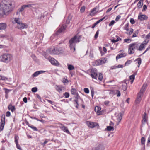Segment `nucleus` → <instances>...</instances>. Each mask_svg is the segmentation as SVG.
<instances>
[{
    "mask_svg": "<svg viewBox=\"0 0 150 150\" xmlns=\"http://www.w3.org/2000/svg\"><path fill=\"white\" fill-rule=\"evenodd\" d=\"M12 3L9 0H3L0 4V16L6 15L12 8Z\"/></svg>",
    "mask_w": 150,
    "mask_h": 150,
    "instance_id": "obj_1",
    "label": "nucleus"
},
{
    "mask_svg": "<svg viewBox=\"0 0 150 150\" xmlns=\"http://www.w3.org/2000/svg\"><path fill=\"white\" fill-rule=\"evenodd\" d=\"M80 38L77 35H75L71 38L69 41V46L71 50H75L76 44L80 42Z\"/></svg>",
    "mask_w": 150,
    "mask_h": 150,
    "instance_id": "obj_2",
    "label": "nucleus"
},
{
    "mask_svg": "<svg viewBox=\"0 0 150 150\" xmlns=\"http://www.w3.org/2000/svg\"><path fill=\"white\" fill-rule=\"evenodd\" d=\"M12 58L11 54L8 53H4L0 56V61L8 63L12 60Z\"/></svg>",
    "mask_w": 150,
    "mask_h": 150,
    "instance_id": "obj_3",
    "label": "nucleus"
},
{
    "mask_svg": "<svg viewBox=\"0 0 150 150\" xmlns=\"http://www.w3.org/2000/svg\"><path fill=\"white\" fill-rule=\"evenodd\" d=\"M139 47V44L137 43H134L129 45L128 47V53L131 54L134 52V49H137Z\"/></svg>",
    "mask_w": 150,
    "mask_h": 150,
    "instance_id": "obj_4",
    "label": "nucleus"
},
{
    "mask_svg": "<svg viewBox=\"0 0 150 150\" xmlns=\"http://www.w3.org/2000/svg\"><path fill=\"white\" fill-rule=\"evenodd\" d=\"M5 116L4 114L2 115L1 117L0 125V130L2 131L3 130L5 125Z\"/></svg>",
    "mask_w": 150,
    "mask_h": 150,
    "instance_id": "obj_5",
    "label": "nucleus"
},
{
    "mask_svg": "<svg viewBox=\"0 0 150 150\" xmlns=\"http://www.w3.org/2000/svg\"><path fill=\"white\" fill-rule=\"evenodd\" d=\"M106 60L105 58H102L100 59L97 60L95 61V64L94 65V66H97L102 65L106 62Z\"/></svg>",
    "mask_w": 150,
    "mask_h": 150,
    "instance_id": "obj_6",
    "label": "nucleus"
},
{
    "mask_svg": "<svg viewBox=\"0 0 150 150\" xmlns=\"http://www.w3.org/2000/svg\"><path fill=\"white\" fill-rule=\"evenodd\" d=\"M91 76L93 78L97 79V72L96 68H92L91 69Z\"/></svg>",
    "mask_w": 150,
    "mask_h": 150,
    "instance_id": "obj_7",
    "label": "nucleus"
},
{
    "mask_svg": "<svg viewBox=\"0 0 150 150\" xmlns=\"http://www.w3.org/2000/svg\"><path fill=\"white\" fill-rule=\"evenodd\" d=\"M49 61L52 64L56 66H58L59 65V64L58 62L54 58H52L51 57H49Z\"/></svg>",
    "mask_w": 150,
    "mask_h": 150,
    "instance_id": "obj_8",
    "label": "nucleus"
},
{
    "mask_svg": "<svg viewBox=\"0 0 150 150\" xmlns=\"http://www.w3.org/2000/svg\"><path fill=\"white\" fill-rule=\"evenodd\" d=\"M104 149V147L103 145L97 144L95 147L92 148V150H103Z\"/></svg>",
    "mask_w": 150,
    "mask_h": 150,
    "instance_id": "obj_9",
    "label": "nucleus"
},
{
    "mask_svg": "<svg viewBox=\"0 0 150 150\" xmlns=\"http://www.w3.org/2000/svg\"><path fill=\"white\" fill-rule=\"evenodd\" d=\"M28 25L25 23L21 22L17 25V28L20 30H22L24 28H27Z\"/></svg>",
    "mask_w": 150,
    "mask_h": 150,
    "instance_id": "obj_10",
    "label": "nucleus"
},
{
    "mask_svg": "<svg viewBox=\"0 0 150 150\" xmlns=\"http://www.w3.org/2000/svg\"><path fill=\"white\" fill-rule=\"evenodd\" d=\"M143 96V94H142L141 93H138L135 100V103L136 104H138L140 103Z\"/></svg>",
    "mask_w": 150,
    "mask_h": 150,
    "instance_id": "obj_11",
    "label": "nucleus"
},
{
    "mask_svg": "<svg viewBox=\"0 0 150 150\" xmlns=\"http://www.w3.org/2000/svg\"><path fill=\"white\" fill-rule=\"evenodd\" d=\"M59 125L60 126H59V127L62 129V130H63L64 132L70 134V132L68 130L67 127L66 126H65L64 125L62 124H60Z\"/></svg>",
    "mask_w": 150,
    "mask_h": 150,
    "instance_id": "obj_12",
    "label": "nucleus"
},
{
    "mask_svg": "<svg viewBox=\"0 0 150 150\" xmlns=\"http://www.w3.org/2000/svg\"><path fill=\"white\" fill-rule=\"evenodd\" d=\"M86 124L89 127L91 128L94 127L97 125L96 123L88 121L86 122Z\"/></svg>",
    "mask_w": 150,
    "mask_h": 150,
    "instance_id": "obj_13",
    "label": "nucleus"
},
{
    "mask_svg": "<svg viewBox=\"0 0 150 150\" xmlns=\"http://www.w3.org/2000/svg\"><path fill=\"white\" fill-rule=\"evenodd\" d=\"M148 117L147 116L146 113V112H145L144 114L143 115L142 118V125H144L146 122L147 120Z\"/></svg>",
    "mask_w": 150,
    "mask_h": 150,
    "instance_id": "obj_14",
    "label": "nucleus"
},
{
    "mask_svg": "<svg viewBox=\"0 0 150 150\" xmlns=\"http://www.w3.org/2000/svg\"><path fill=\"white\" fill-rule=\"evenodd\" d=\"M138 18L141 21H142L147 19L148 17L145 15H139Z\"/></svg>",
    "mask_w": 150,
    "mask_h": 150,
    "instance_id": "obj_15",
    "label": "nucleus"
},
{
    "mask_svg": "<svg viewBox=\"0 0 150 150\" xmlns=\"http://www.w3.org/2000/svg\"><path fill=\"white\" fill-rule=\"evenodd\" d=\"M55 88L56 90L59 93L62 92V90L64 89V87L62 86L56 85Z\"/></svg>",
    "mask_w": 150,
    "mask_h": 150,
    "instance_id": "obj_16",
    "label": "nucleus"
},
{
    "mask_svg": "<svg viewBox=\"0 0 150 150\" xmlns=\"http://www.w3.org/2000/svg\"><path fill=\"white\" fill-rule=\"evenodd\" d=\"M67 26L65 25H63L58 30V33H60L63 32L66 29Z\"/></svg>",
    "mask_w": 150,
    "mask_h": 150,
    "instance_id": "obj_17",
    "label": "nucleus"
},
{
    "mask_svg": "<svg viewBox=\"0 0 150 150\" xmlns=\"http://www.w3.org/2000/svg\"><path fill=\"white\" fill-rule=\"evenodd\" d=\"M45 71H39L35 72L32 75L33 77H36L39 75L45 72Z\"/></svg>",
    "mask_w": 150,
    "mask_h": 150,
    "instance_id": "obj_18",
    "label": "nucleus"
},
{
    "mask_svg": "<svg viewBox=\"0 0 150 150\" xmlns=\"http://www.w3.org/2000/svg\"><path fill=\"white\" fill-rule=\"evenodd\" d=\"M7 25L6 23H0V30H5L7 28Z\"/></svg>",
    "mask_w": 150,
    "mask_h": 150,
    "instance_id": "obj_19",
    "label": "nucleus"
},
{
    "mask_svg": "<svg viewBox=\"0 0 150 150\" xmlns=\"http://www.w3.org/2000/svg\"><path fill=\"white\" fill-rule=\"evenodd\" d=\"M146 87L147 84L146 83L144 84L140 91V92L139 93H141L142 94H143V93L144 91L145 90L146 88Z\"/></svg>",
    "mask_w": 150,
    "mask_h": 150,
    "instance_id": "obj_20",
    "label": "nucleus"
},
{
    "mask_svg": "<svg viewBox=\"0 0 150 150\" xmlns=\"http://www.w3.org/2000/svg\"><path fill=\"white\" fill-rule=\"evenodd\" d=\"M125 82V81H124L122 82L123 83H124V84L122 85V88L124 91H126L127 88V84Z\"/></svg>",
    "mask_w": 150,
    "mask_h": 150,
    "instance_id": "obj_21",
    "label": "nucleus"
},
{
    "mask_svg": "<svg viewBox=\"0 0 150 150\" xmlns=\"http://www.w3.org/2000/svg\"><path fill=\"white\" fill-rule=\"evenodd\" d=\"M125 53H121L119 54L116 57V59H118L121 58L123 57L126 56Z\"/></svg>",
    "mask_w": 150,
    "mask_h": 150,
    "instance_id": "obj_22",
    "label": "nucleus"
},
{
    "mask_svg": "<svg viewBox=\"0 0 150 150\" xmlns=\"http://www.w3.org/2000/svg\"><path fill=\"white\" fill-rule=\"evenodd\" d=\"M71 93L74 95L78 94L75 88H72L71 90Z\"/></svg>",
    "mask_w": 150,
    "mask_h": 150,
    "instance_id": "obj_23",
    "label": "nucleus"
},
{
    "mask_svg": "<svg viewBox=\"0 0 150 150\" xmlns=\"http://www.w3.org/2000/svg\"><path fill=\"white\" fill-rule=\"evenodd\" d=\"M14 21L15 23H17V25H18L19 23H21V20L20 18H15L14 19Z\"/></svg>",
    "mask_w": 150,
    "mask_h": 150,
    "instance_id": "obj_24",
    "label": "nucleus"
},
{
    "mask_svg": "<svg viewBox=\"0 0 150 150\" xmlns=\"http://www.w3.org/2000/svg\"><path fill=\"white\" fill-rule=\"evenodd\" d=\"M143 5V2L142 1L140 0L138 3L137 4V7L139 8H142Z\"/></svg>",
    "mask_w": 150,
    "mask_h": 150,
    "instance_id": "obj_25",
    "label": "nucleus"
},
{
    "mask_svg": "<svg viewBox=\"0 0 150 150\" xmlns=\"http://www.w3.org/2000/svg\"><path fill=\"white\" fill-rule=\"evenodd\" d=\"M57 52L56 51V48H54L52 50H50V53L51 54H57Z\"/></svg>",
    "mask_w": 150,
    "mask_h": 150,
    "instance_id": "obj_26",
    "label": "nucleus"
},
{
    "mask_svg": "<svg viewBox=\"0 0 150 150\" xmlns=\"http://www.w3.org/2000/svg\"><path fill=\"white\" fill-rule=\"evenodd\" d=\"M68 69L69 70H72L74 69V67L72 65L67 64Z\"/></svg>",
    "mask_w": 150,
    "mask_h": 150,
    "instance_id": "obj_27",
    "label": "nucleus"
},
{
    "mask_svg": "<svg viewBox=\"0 0 150 150\" xmlns=\"http://www.w3.org/2000/svg\"><path fill=\"white\" fill-rule=\"evenodd\" d=\"M8 109L11 110L12 112L15 110V108L14 106H13L11 104H10L8 107Z\"/></svg>",
    "mask_w": 150,
    "mask_h": 150,
    "instance_id": "obj_28",
    "label": "nucleus"
},
{
    "mask_svg": "<svg viewBox=\"0 0 150 150\" xmlns=\"http://www.w3.org/2000/svg\"><path fill=\"white\" fill-rule=\"evenodd\" d=\"M96 8H94L91 11L90 13V15L91 16H93L96 13Z\"/></svg>",
    "mask_w": 150,
    "mask_h": 150,
    "instance_id": "obj_29",
    "label": "nucleus"
},
{
    "mask_svg": "<svg viewBox=\"0 0 150 150\" xmlns=\"http://www.w3.org/2000/svg\"><path fill=\"white\" fill-rule=\"evenodd\" d=\"M101 108L100 107H96L95 108V111L97 112V113H99L100 111L101 110Z\"/></svg>",
    "mask_w": 150,
    "mask_h": 150,
    "instance_id": "obj_30",
    "label": "nucleus"
},
{
    "mask_svg": "<svg viewBox=\"0 0 150 150\" xmlns=\"http://www.w3.org/2000/svg\"><path fill=\"white\" fill-rule=\"evenodd\" d=\"M135 61H138V67H139L141 63V59L140 58H138L135 60Z\"/></svg>",
    "mask_w": 150,
    "mask_h": 150,
    "instance_id": "obj_31",
    "label": "nucleus"
},
{
    "mask_svg": "<svg viewBox=\"0 0 150 150\" xmlns=\"http://www.w3.org/2000/svg\"><path fill=\"white\" fill-rule=\"evenodd\" d=\"M19 139L18 136L16 135H15L14 136V141L16 144L18 143V140Z\"/></svg>",
    "mask_w": 150,
    "mask_h": 150,
    "instance_id": "obj_32",
    "label": "nucleus"
},
{
    "mask_svg": "<svg viewBox=\"0 0 150 150\" xmlns=\"http://www.w3.org/2000/svg\"><path fill=\"white\" fill-rule=\"evenodd\" d=\"M122 118V113H120L118 115V120L120 122Z\"/></svg>",
    "mask_w": 150,
    "mask_h": 150,
    "instance_id": "obj_33",
    "label": "nucleus"
},
{
    "mask_svg": "<svg viewBox=\"0 0 150 150\" xmlns=\"http://www.w3.org/2000/svg\"><path fill=\"white\" fill-rule=\"evenodd\" d=\"M107 129L108 131H113L114 130V128L113 127L111 126H108L107 127Z\"/></svg>",
    "mask_w": 150,
    "mask_h": 150,
    "instance_id": "obj_34",
    "label": "nucleus"
},
{
    "mask_svg": "<svg viewBox=\"0 0 150 150\" xmlns=\"http://www.w3.org/2000/svg\"><path fill=\"white\" fill-rule=\"evenodd\" d=\"M36 5L35 4H28L26 5H24L25 8L28 7V8H31L33 6H34Z\"/></svg>",
    "mask_w": 150,
    "mask_h": 150,
    "instance_id": "obj_35",
    "label": "nucleus"
},
{
    "mask_svg": "<svg viewBox=\"0 0 150 150\" xmlns=\"http://www.w3.org/2000/svg\"><path fill=\"white\" fill-rule=\"evenodd\" d=\"M115 94L116 95L117 97H119L121 95L120 91L118 90H116L115 92Z\"/></svg>",
    "mask_w": 150,
    "mask_h": 150,
    "instance_id": "obj_36",
    "label": "nucleus"
},
{
    "mask_svg": "<svg viewBox=\"0 0 150 150\" xmlns=\"http://www.w3.org/2000/svg\"><path fill=\"white\" fill-rule=\"evenodd\" d=\"M139 32V30H137L135 31L133 35L132 36V37H135L137 36Z\"/></svg>",
    "mask_w": 150,
    "mask_h": 150,
    "instance_id": "obj_37",
    "label": "nucleus"
},
{
    "mask_svg": "<svg viewBox=\"0 0 150 150\" xmlns=\"http://www.w3.org/2000/svg\"><path fill=\"white\" fill-rule=\"evenodd\" d=\"M75 95L76 96L75 97V99L74 100V101L76 103H77V102H78V99L80 98V96L78 94H77Z\"/></svg>",
    "mask_w": 150,
    "mask_h": 150,
    "instance_id": "obj_38",
    "label": "nucleus"
},
{
    "mask_svg": "<svg viewBox=\"0 0 150 150\" xmlns=\"http://www.w3.org/2000/svg\"><path fill=\"white\" fill-rule=\"evenodd\" d=\"M129 23H127L125 25L124 27V29L126 30L127 31H129Z\"/></svg>",
    "mask_w": 150,
    "mask_h": 150,
    "instance_id": "obj_39",
    "label": "nucleus"
},
{
    "mask_svg": "<svg viewBox=\"0 0 150 150\" xmlns=\"http://www.w3.org/2000/svg\"><path fill=\"white\" fill-rule=\"evenodd\" d=\"M144 47L143 45L141 44L139 46V47L137 49L139 51H142Z\"/></svg>",
    "mask_w": 150,
    "mask_h": 150,
    "instance_id": "obj_40",
    "label": "nucleus"
},
{
    "mask_svg": "<svg viewBox=\"0 0 150 150\" xmlns=\"http://www.w3.org/2000/svg\"><path fill=\"white\" fill-rule=\"evenodd\" d=\"M103 78V74H102L99 73L98 79L100 81H102Z\"/></svg>",
    "mask_w": 150,
    "mask_h": 150,
    "instance_id": "obj_41",
    "label": "nucleus"
},
{
    "mask_svg": "<svg viewBox=\"0 0 150 150\" xmlns=\"http://www.w3.org/2000/svg\"><path fill=\"white\" fill-rule=\"evenodd\" d=\"M25 8L24 6L23 5L20 8L18 9V11L19 12H22L24 10Z\"/></svg>",
    "mask_w": 150,
    "mask_h": 150,
    "instance_id": "obj_42",
    "label": "nucleus"
},
{
    "mask_svg": "<svg viewBox=\"0 0 150 150\" xmlns=\"http://www.w3.org/2000/svg\"><path fill=\"white\" fill-rule=\"evenodd\" d=\"M64 96H65V98H68L69 96V93L67 92H65L64 93Z\"/></svg>",
    "mask_w": 150,
    "mask_h": 150,
    "instance_id": "obj_43",
    "label": "nucleus"
},
{
    "mask_svg": "<svg viewBox=\"0 0 150 150\" xmlns=\"http://www.w3.org/2000/svg\"><path fill=\"white\" fill-rule=\"evenodd\" d=\"M145 139L144 137H142L141 139V143L142 144L144 145L145 144Z\"/></svg>",
    "mask_w": 150,
    "mask_h": 150,
    "instance_id": "obj_44",
    "label": "nucleus"
},
{
    "mask_svg": "<svg viewBox=\"0 0 150 150\" xmlns=\"http://www.w3.org/2000/svg\"><path fill=\"white\" fill-rule=\"evenodd\" d=\"M71 19V17L69 16L68 17L67 19L66 20V24H68L70 22V20Z\"/></svg>",
    "mask_w": 150,
    "mask_h": 150,
    "instance_id": "obj_45",
    "label": "nucleus"
},
{
    "mask_svg": "<svg viewBox=\"0 0 150 150\" xmlns=\"http://www.w3.org/2000/svg\"><path fill=\"white\" fill-rule=\"evenodd\" d=\"M132 62V61L131 60H128L127 61L125 64V66H127L129 64H131Z\"/></svg>",
    "mask_w": 150,
    "mask_h": 150,
    "instance_id": "obj_46",
    "label": "nucleus"
},
{
    "mask_svg": "<svg viewBox=\"0 0 150 150\" xmlns=\"http://www.w3.org/2000/svg\"><path fill=\"white\" fill-rule=\"evenodd\" d=\"M29 127L31 128L34 131H38V129L35 126H33L32 125L31 126H29Z\"/></svg>",
    "mask_w": 150,
    "mask_h": 150,
    "instance_id": "obj_47",
    "label": "nucleus"
},
{
    "mask_svg": "<svg viewBox=\"0 0 150 150\" xmlns=\"http://www.w3.org/2000/svg\"><path fill=\"white\" fill-rule=\"evenodd\" d=\"M99 30H98L96 32V33L95 34V35L94 36V38L95 39H96L98 37V34H99Z\"/></svg>",
    "mask_w": 150,
    "mask_h": 150,
    "instance_id": "obj_48",
    "label": "nucleus"
},
{
    "mask_svg": "<svg viewBox=\"0 0 150 150\" xmlns=\"http://www.w3.org/2000/svg\"><path fill=\"white\" fill-rule=\"evenodd\" d=\"M31 91L32 92L35 93L37 91L38 88L37 87H34L32 89Z\"/></svg>",
    "mask_w": 150,
    "mask_h": 150,
    "instance_id": "obj_49",
    "label": "nucleus"
},
{
    "mask_svg": "<svg viewBox=\"0 0 150 150\" xmlns=\"http://www.w3.org/2000/svg\"><path fill=\"white\" fill-rule=\"evenodd\" d=\"M124 41L125 42L129 43L131 41V40L130 39H126L124 40Z\"/></svg>",
    "mask_w": 150,
    "mask_h": 150,
    "instance_id": "obj_50",
    "label": "nucleus"
},
{
    "mask_svg": "<svg viewBox=\"0 0 150 150\" xmlns=\"http://www.w3.org/2000/svg\"><path fill=\"white\" fill-rule=\"evenodd\" d=\"M56 51L57 52V54L61 52L60 48H56Z\"/></svg>",
    "mask_w": 150,
    "mask_h": 150,
    "instance_id": "obj_51",
    "label": "nucleus"
},
{
    "mask_svg": "<svg viewBox=\"0 0 150 150\" xmlns=\"http://www.w3.org/2000/svg\"><path fill=\"white\" fill-rule=\"evenodd\" d=\"M8 78L1 76V80L5 81V80H8Z\"/></svg>",
    "mask_w": 150,
    "mask_h": 150,
    "instance_id": "obj_52",
    "label": "nucleus"
},
{
    "mask_svg": "<svg viewBox=\"0 0 150 150\" xmlns=\"http://www.w3.org/2000/svg\"><path fill=\"white\" fill-rule=\"evenodd\" d=\"M84 91L85 93L87 94L89 92V90L87 88H84Z\"/></svg>",
    "mask_w": 150,
    "mask_h": 150,
    "instance_id": "obj_53",
    "label": "nucleus"
},
{
    "mask_svg": "<svg viewBox=\"0 0 150 150\" xmlns=\"http://www.w3.org/2000/svg\"><path fill=\"white\" fill-rule=\"evenodd\" d=\"M133 30L132 28H131L130 29V31L128 33H126L128 34L129 35H131L133 32Z\"/></svg>",
    "mask_w": 150,
    "mask_h": 150,
    "instance_id": "obj_54",
    "label": "nucleus"
},
{
    "mask_svg": "<svg viewBox=\"0 0 150 150\" xmlns=\"http://www.w3.org/2000/svg\"><path fill=\"white\" fill-rule=\"evenodd\" d=\"M133 30L132 28H131L130 29V31L128 33H126L128 34L129 35H131L133 32Z\"/></svg>",
    "mask_w": 150,
    "mask_h": 150,
    "instance_id": "obj_55",
    "label": "nucleus"
},
{
    "mask_svg": "<svg viewBox=\"0 0 150 150\" xmlns=\"http://www.w3.org/2000/svg\"><path fill=\"white\" fill-rule=\"evenodd\" d=\"M133 30L132 28H131L130 29V31L128 33H126L128 34L129 35H131L133 32Z\"/></svg>",
    "mask_w": 150,
    "mask_h": 150,
    "instance_id": "obj_56",
    "label": "nucleus"
},
{
    "mask_svg": "<svg viewBox=\"0 0 150 150\" xmlns=\"http://www.w3.org/2000/svg\"><path fill=\"white\" fill-rule=\"evenodd\" d=\"M115 23V21L114 20H112L109 24V26L110 27L111 26L114 24Z\"/></svg>",
    "mask_w": 150,
    "mask_h": 150,
    "instance_id": "obj_57",
    "label": "nucleus"
},
{
    "mask_svg": "<svg viewBox=\"0 0 150 150\" xmlns=\"http://www.w3.org/2000/svg\"><path fill=\"white\" fill-rule=\"evenodd\" d=\"M105 18V17H103L102 18L98 20V21H97L96 22L98 24V23H99L100 22L102 21Z\"/></svg>",
    "mask_w": 150,
    "mask_h": 150,
    "instance_id": "obj_58",
    "label": "nucleus"
},
{
    "mask_svg": "<svg viewBox=\"0 0 150 150\" xmlns=\"http://www.w3.org/2000/svg\"><path fill=\"white\" fill-rule=\"evenodd\" d=\"M85 7L84 6H83L81 7L80 9V11L81 12H83L85 10Z\"/></svg>",
    "mask_w": 150,
    "mask_h": 150,
    "instance_id": "obj_59",
    "label": "nucleus"
},
{
    "mask_svg": "<svg viewBox=\"0 0 150 150\" xmlns=\"http://www.w3.org/2000/svg\"><path fill=\"white\" fill-rule=\"evenodd\" d=\"M147 8V6L146 5H144L143 7V9L142 11H145Z\"/></svg>",
    "mask_w": 150,
    "mask_h": 150,
    "instance_id": "obj_60",
    "label": "nucleus"
},
{
    "mask_svg": "<svg viewBox=\"0 0 150 150\" xmlns=\"http://www.w3.org/2000/svg\"><path fill=\"white\" fill-rule=\"evenodd\" d=\"M130 22L132 24H133L135 23V21L134 19L131 18L130 19Z\"/></svg>",
    "mask_w": 150,
    "mask_h": 150,
    "instance_id": "obj_61",
    "label": "nucleus"
},
{
    "mask_svg": "<svg viewBox=\"0 0 150 150\" xmlns=\"http://www.w3.org/2000/svg\"><path fill=\"white\" fill-rule=\"evenodd\" d=\"M148 42H147L145 40V41H144L143 42V43H142L141 44L143 45L145 47L147 45Z\"/></svg>",
    "mask_w": 150,
    "mask_h": 150,
    "instance_id": "obj_62",
    "label": "nucleus"
},
{
    "mask_svg": "<svg viewBox=\"0 0 150 150\" xmlns=\"http://www.w3.org/2000/svg\"><path fill=\"white\" fill-rule=\"evenodd\" d=\"M135 76L134 75L130 76H129V79L130 80H134Z\"/></svg>",
    "mask_w": 150,
    "mask_h": 150,
    "instance_id": "obj_63",
    "label": "nucleus"
},
{
    "mask_svg": "<svg viewBox=\"0 0 150 150\" xmlns=\"http://www.w3.org/2000/svg\"><path fill=\"white\" fill-rule=\"evenodd\" d=\"M16 147L18 149H19L20 150H21V148L20 145L18 143L16 144Z\"/></svg>",
    "mask_w": 150,
    "mask_h": 150,
    "instance_id": "obj_64",
    "label": "nucleus"
}]
</instances>
